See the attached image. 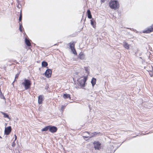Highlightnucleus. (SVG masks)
I'll return each instance as SVG.
<instances>
[{
  "instance_id": "nucleus-1",
  "label": "nucleus",
  "mask_w": 153,
  "mask_h": 153,
  "mask_svg": "<svg viewBox=\"0 0 153 153\" xmlns=\"http://www.w3.org/2000/svg\"><path fill=\"white\" fill-rule=\"evenodd\" d=\"M109 4L111 9L115 10L117 9L119 7V3L117 1L111 0Z\"/></svg>"
},
{
  "instance_id": "nucleus-2",
  "label": "nucleus",
  "mask_w": 153,
  "mask_h": 153,
  "mask_svg": "<svg viewBox=\"0 0 153 153\" xmlns=\"http://www.w3.org/2000/svg\"><path fill=\"white\" fill-rule=\"evenodd\" d=\"M22 84L24 86L25 88V90L29 89L31 85V81L27 79H25L23 82H22Z\"/></svg>"
},
{
  "instance_id": "nucleus-3",
  "label": "nucleus",
  "mask_w": 153,
  "mask_h": 153,
  "mask_svg": "<svg viewBox=\"0 0 153 153\" xmlns=\"http://www.w3.org/2000/svg\"><path fill=\"white\" fill-rule=\"evenodd\" d=\"M87 79V76H85L82 78L78 81V85L81 87H83L85 86L86 81Z\"/></svg>"
},
{
  "instance_id": "nucleus-4",
  "label": "nucleus",
  "mask_w": 153,
  "mask_h": 153,
  "mask_svg": "<svg viewBox=\"0 0 153 153\" xmlns=\"http://www.w3.org/2000/svg\"><path fill=\"white\" fill-rule=\"evenodd\" d=\"M94 144L95 150H100L101 149V144L98 141H94Z\"/></svg>"
},
{
  "instance_id": "nucleus-5",
  "label": "nucleus",
  "mask_w": 153,
  "mask_h": 153,
  "mask_svg": "<svg viewBox=\"0 0 153 153\" xmlns=\"http://www.w3.org/2000/svg\"><path fill=\"white\" fill-rule=\"evenodd\" d=\"M12 130L11 126H9L5 128L4 130V134L8 135L11 132Z\"/></svg>"
},
{
  "instance_id": "nucleus-6",
  "label": "nucleus",
  "mask_w": 153,
  "mask_h": 153,
  "mask_svg": "<svg viewBox=\"0 0 153 153\" xmlns=\"http://www.w3.org/2000/svg\"><path fill=\"white\" fill-rule=\"evenodd\" d=\"M52 72L51 70L49 69H47L45 73V76L48 78L51 77V75Z\"/></svg>"
},
{
  "instance_id": "nucleus-7",
  "label": "nucleus",
  "mask_w": 153,
  "mask_h": 153,
  "mask_svg": "<svg viewBox=\"0 0 153 153\" xmlns=\"http://www.w3.org/2000/svg\"><path fill=\"white\" fill-rule=\"evenodd\" d=\"M57 130V128L54 126H50L49 131L52 133L56 132Z\"/></svg>"
},
{
  "instance_id": "nucleus-8",
  "label": "nucleus",
  "mask_w": 153,
  "mask_h": 153,
  "mask_svg": "<svg viewBox=\"0 0 153 153\" xmlns=\"http://www.w3.org/2000/svg\"><path fill=\"white\" fill-rule=\"evenodd\" d=\"M153 31V25H151L149 28H148L143 30V33H149Z\"/></svg>"
},
{
  "instance_id": "nucleus-9",
  "label": "nucleus",
  "mask_w": 153,
  "mask_h": 153,
  "mask_svg": "<svg viewBox=\"0 0 153 153\" xmlns=\"http://www.w3.org/2000/svg\"><path fill=\"white\" fill-rule=\"evenodd\" d=\"M69 44H70V47L73 53L74 54L76 55L77 53L74 48V45L73 43H70Z\"/></svg>"
},
{
  "instance_id": "nucleus-10",
  "label": "nucleus",
  "mask_w": 153,
  "mask_h": 153,
  "mask_svg": "<svg viewBox=\"0 0 153 153\" xmlns=\"http://www.w3.org/2000/svg\"><path fill=\"white\" fill-rule=\"evenodd\" d=\"M83 137L84 138H87L89 137L90 133L87 131H85L83 133Z\"/></svg>"
},
{
  "instance_id": "nucleus-11",
  "label": "nucleus",
  "mask_w": 153,
  "mask_h": 153,
  "mask_svg": "<svg viewBox=\"0 0 153 153\" xmlns=\"http://www.w3.org/2000/svg\"><path fill=\"white\" fill-rule=\"evenodd\" d=\"M43 96H38V103L39 104H41L42 103V101L44 100Z\"/></svg>"
},
{
  "instance_id": "nucleus-12",
  "label": "nucleus",
  "mask_w": 153,
  "mask_h": 153,
  "mask_svg": "<svg viewBox=\"0 0 153 153\" xmlns=\"http://www.w3.org/2000/svg\"><path fill=\"white\" fill-rule=\"evenodd\" d=\"M85 58V55L82 52H81L79 54V58L82 60H83Z\"/></svg>"
},
{
  "instance_id": "nucleus-13",
  "label": "nucleus",
  "mask_w": 153,
  "mask_h": 153,
  "mask_svg": "<svg viewBox=\"0 0 153 153\" xmlns=\"http://www.w3.org/2000/svg\"><path fill=\"white\" fill-rule=\"evenodd\" d=\"M1 113L3 115L4 117V118H7L9 120L10 119V118L7 113L3 112H1Z\"/></svg>"
},
{
  "instance_id": "nucleus-14",
  "label": "nucleus",
  "mask_w": 153,
  "mask_h": 153,
  "mask_svg": "<svg viewBox=\"0 0 153 153\" xmlns=\"http://www.w3.org/2000/svg\"><path fill=\"white\" fill-rule=\"evenodd\" d=\"M96 78H93L91 81V83L92 84L93 86H94L96 84Z\"/></svg>"
},
{
  "instance_id": "nucleus-15",
  "label": "nucleus",
  "mask_w": 153,
  "mask_h": 153,
  "mask_svg": "<svg viewBox=\"0 0 153 153\" xmlns=\"http://www.w3.org/2000/svg\"><path fill=\"white\" fill-rule=\"evenodd\" d=\"M25 42L27 46H30L31 44L29 40L26 38L25 39Z\"/></svg>"
},
{
  "instance_id": "nucleus-16",
  "label": "nucleus",
  "mask_w": 153,
  "mask_h": 153,
  "mask_svg": "<svg viewBox=\"0 0 153 153\" xmlns=\"http://www.w3.org/2000/svg\"><path fill=\"white\" fill-rule=\"evenodd\" d=\"M50 126H48L45 127L44 128L42 129V131H47L48 130H49Z\"/></svg>"
},
{
  "instance_id": "nucleus-17",
  "label": "nucleus",
  "mask_w": 153,
  "mask_h": 153,
  "mask_svg": "<svg viewBox=\"0 0 153 153\" xmlns=\"http://www.w3.org/2000/svg\"><path fill=\"white\" fill-rule=\"evenodd\" d=\"M48 65V64L47 62L43 61L42 63V66L43 67H46Z\"/></svg>"
},
{
  "instance_id": "nucleus-18",
  "label": "nucleus",
  "mask_w": 153,
  "mask_h": 153,
  "mask_svg": "<svg viewBox=\"0 0 153 153\" xmlns=\"http://www.w3.org/2000/svg\"><path fill=\"white\" fill-rule=\"evenodd\" d=\"M87 13L88 15V17L89 19H91L92 18V16L91 14L90 11L89 10H87Z\"/></svg>"
},
{
  "instance_id": "nucleus-19",
  "label": "nucleus",
  "mask_w": 153,
  "mask_h": 153,
  "mask_svg": "<svg viewBox=\"0 0 153 153\" xmlns=\"http://www.w3.org/2000/svg\"><path fill=\"white\" fill-rule=\"evenodd\" d=\"M65 99H68L69 100H71V98H72V100H74V96H63Z\"/></svg>"
},
{
  "instance_id": "nucleus-20",
  "label": "nucleus",
  "mask_w": 153,
  "mask_h": 153,
  "mask_svg": "<svg viewBox=\"0 0 153 153\" xmlns=\"http://www.w3.org/2000/svg\"><path fill=\"white\" fill-rule=\"evenodd\" d=\"M93 19L92 20H91V24L93 26V27L94 28L96 27V22L94 21H93Z\"/></svg>"
},
{
  "instance_id": "nucleus-21",
  "label": "nucleus",
  "mask_w": 153,
  "mask_h": 153,
  "mask_svg": "<svg viewBox=\"0 0 153 153\" xmlns=\"http://www.w3.org/2000/svg\"><path fill=\"white\" fill-rule=\"evenodd\" d=\"M124 46L126 49H128L129 48V45L126 42L124 43Z\"/></svg>"
},
{
  "instance_id": "nucleus-22",
  "label": "nucleus",
  "mask_w": 153,
  "mask_h": 153,
  "mask_svg": "<svg viewBox=\"0 0 153 153\" xmlns=\"http://www.w3.org/2000/svg\"><path fill=\"white\" fill-rule=\"evenodd\" d=\"M84 69L85 71V73H87L88 74H89V68L88 67H84Z\"/></svg>"
},
{
  "instance_id": "nucleus-23",
  "label": "nucleus",
  "mask_w": 153,
  "mask_h": 153,
  "mask_svg": "<svg viewBox=\"0 0 153 153\" xmlns=\"http://www.w3.org/2000/svg\"><path fill=\"white\" fill-rule=\"evenodd\" d=\"M100 134V132H94L93 133H92V134H93V135H94V137H96V136Z\"/></svg>"
},
{
  "instance_id": "nucleus-24",
  "label": "nucleus",
  "mask_w": 153,
  "mask_h": 153,
  "mask_svg": "<svg viewBox=\"0 0 153 153\" xmlns=\"http://www.w3.org/2000/svg\"><path fill=\"white\" fill-rule=\"evenodd\" d=\"M19 74H20L19 72L16 75L15 80H14V81L12 83V84H13L14 83V82L15 81H16V79H17L18 78V77H19Z\"/></svg>"
},
{
  "instance_id": "nucleus-25",
  "label": "nucleus",
  "mask_w": 153,
  "mask_h": 153,
  "mask_svg": "<svg viewBox=\"0 0 153 153\" xmlns=\"http://www.w3.org/2000/svg\"><path fill=\"white\" fill-rule=\"evenodd\" d=\"M22 25L20 23L19 24V29L20 31L22 32Z\"/></svg>"
},
{
  "instance_id": "nucleus-26",
  "label": "nucleus",
  "mask_w": 153,
  "mask_h": 153,
  "mask_svg": "<svg viewBox=\"0 0 153 153\" xmlns=\"http://www.w3.org/2000/svg\"><path fill=\"white\" fill-rule=\"evenodd\" d=\"M65 106L63 105H62V106L61 108V110L62 112L64 110V109L65 108Z\"/></svg>"
},
{
  "instance_id": "nucleus-27",
  "label": "nucleus",
  "mask_w": 153,
  "mask_h": 153,
  "mask_svg": "<svg viewBox=\"0 0 153 153\" xmlns=\"http://www.w3.org/2000/svg\"><path fill=\"white\" fill-rule=\"evenodd\" d=\"M22 13H21L20 14L19 17V21L20 22L21 21V20H22Z\"/></svg>"
},
{
  "instance_id": "nucleus-28",
  "label": "nucleus",
  "mask_w": 153,
  "mask_h": 153,
  "mask_svg": "<svg viewBox=\"0 0 153 153\" xmlns=\"http://www.w3.org/2000/svg\"><path fill=\"white\" fill-rule=\"evenodd\" d=\"M89 136H90V137H89L90 138H91L92 137H94V135H93V134H92V133H90Z\"/></svg>"
},
{
  "instance_id": "nucleus-29",
  "label": "nucleus",
  "mask_w": 153,
  "mask_h": 153,
  "mask_svg": "<svg viewBox=\"0 0 153 153\" xmlns=\"http://www.w3.org/2000/svg\"><path fill=\"white\" fill-rule=\"evenodd\" d=\"M11 146L13 147H14L15 146V143L14 141L12 143Z\"/></svg>"
},
{
  "instance_id": "nucleus-30",
  "label": "nucleus",
  "mask_w": 153,
  "mask_h": 153,
  "mask_svg": "<svg viewBox=\"0 0 153 153\" xmlns=\"http://www.w3.org/2000/svg\"><path fill=\"white\" fill-rule=\"evenodd\" d=\"M1 97V99H4V100H5V98L4 97V96H0Z\"/></svg>"
},
{
  "instance_id": "nucleus-31",
  "label": "nucleus",
  "mask_w": 153,
  "mask_h": 153,
  "mask_svg": "<svg viewBox=\"0 0 153 153\" xmlns=\"http://www.w3.org/2000/svg\"><path fill=\"white\" fill-rule=\"evenodd\" d=\"M14 136H15V139L14 141H15L16 140V139H17V136H16L15 134V135Z\"/></svg>"
},
{
  "instance_id": "nucleus-32",
  "label": "nucleus",
  "mask_w": 153,
  "mask_h": 153,
  "mask_svg": "<svg viewBox=\"0 0 153 153\" xmlns=\"http://www.w3.org/2000/svg\"><path fill=\"white\" fill-rule=\"evenodd\" d=\"M63 96H70V95L69 94H63Z\"/></svg>"
},
{
  "instance_id": "nucleus-33",
  "label": "nucleus",
  "mask_w": 153,
  "mask_h": 153,
  "mask_svg": "<svg viewBox=\"0 0 153 153\" xmlns=\"http://www.w3.org/2000/svg\"><path fill=\"white\" fill-rule=\"evenodd\" d=\"M142 101V100L141 99H140L138 100V102H141V101Z\"/></svg>"
},
{
  "instance_id": "nucleus-34",
  "label": "nucleus",
  "mask_w": 153,
  "mask_h": 153,
  "mask_svg": "<svg viewBox=\"0 0 153 153\" xmlns=\"http://www.w3.org/2000/svg\"><path fill=\"white\" fill-rule=\"evenodd\" d=\"M105 1V0H101V1L102 2H104Z\"/></svg>"
},
{
  "instance_id": "nucleus-35",
  "label": "nucleus",
  "mask_w": 153,
  "mask_h": 153,
  "mask_svg": "<svg viewBox=\"0 0 153 153\" xmlns=\"http://www.w3.org/2000/svg\"><path fill=\"white\" fill-rule=\"evenodd\" d=\"M88 107H89V108L90 109V110H91V107H90V105H89Z\"/></svg>"
},
{
  "instance_id": "nucleus-36",
  "label": "nucleus",
  "mask_w": 153,
  "mask_h": 153,
  "mask_svg": "<svg viewBox=\"0 0 153 153\" xmlns=\"http://www.w3.org/2000/svg\"><path fill=\"white\" fill-rule=\"evenodd\" d=\"M48 85H47L46 86L45 88L47 89V87L48 86Z\"/></svg>"
},
{
  "instance_id": "nucleus-37",
  "label": "nucleus",
  "mask_w": 153,
  "mask_h": 153,
  "mask_svg": "<svg viewBox=\"0 0 153 153\" xmlns=\"http://www.w3.org/2000/svg\"><path fill=\"white\" fill-rule=\"evenodd\" d=\"M0 138H2V137H1V136H0Z\"/></svg>"
},
{
  "instance_id": "nucleus-38",
  "label": "nucleus",
  "mask_w": 153,
  "mask_h": 153,
  "mask_svg": "<svg viewBox=\"0 0 153 153\" xmlns=\"http://www.w3.org/2000/svg\"><path fill=\"white\" fill-rule=\"evenodd\" d=\"M69 102H71V101H69Z\"/></svg>"
},
{
  "instance_id": "nucleus-39",
  "label": "nucleus",
  "mask_w": 153,
  "mask_h": 153,
  "mask_svg": "<svg viewBox=\"0 0 153 153\" xmlns=\"http://www.w3.org/2000/svg\"><path fill=\"white\" fill-rule=\"evenodd\" d=\"M48 88V86L47 87V88Z\"/></svg>"
}]
</instances>
